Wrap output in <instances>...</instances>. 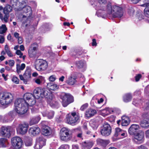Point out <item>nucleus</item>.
Masks as SVG:
<instances>
[{
  "label": "nucleus",
  "mask_w": 149,
  "mask_h": 149,
  "mask_svg": "<svg viewBox=\"0 0 149 149\" xmlns=\"http://www.w3.org/2000/svg\"><path fill=\"white\" fill-rule=\"evenodd\" d=\"M38 97L39 98L45 97L47 99V103L52 107L57 104V102L55 101L53 94L44 88H38Z\"/></svg>",
  "instance_id": "f257e3e1"
},
{
  "label": "nucleus",
  "mask_w": 149,
  "mask_h": 149,
  "mask_svg": "<svg viewBox=\"0 0 149 149\" xmlns=\"http://www.w3.org/2000/svg\"><path fill=\"white\" fill-rule=\"evenodd\" d=\"M29 106L26 101L22 98L17 99L15 103L14 110L17 114L22 115L26 112Z\"/></svg>",
  "instance_id": "f03ea898"
},
{
  "label": "nucleus",
  "mask_w": 149,
  "mask_h": 149,
  "mask_svg": "<svg viewBox=\"0 0 149 149\" xmlns=\"http://www.w3.org/2000/svg\"><path fill=\"white\" fill-rule=\"evenodd\" d=\"M107 11L109 14H111L113 17L121 18L123 15L122 9L116 6L111 7L110 4L107 6Z\"/></svg>",
  "instance_id": "7ed1b4c3"
},
{
  "label": "nucleus",
  "mask_w": 149,
  "mask_h": 149,
  "mask_svg": "<svg viewBox=\"0 0 149 149\" xmlns=\"http://www.w3.org/2000/svg\"><path fill=\"white\" fill-rule=\"evenodd\" d=\"M37 89H35L33 91V94L30 93L25 94L24 99L28 106H32L35 104L36 102V99L37 96Z\"/></svg>",
  "instance_id": "20e7f679"
},
{
  "label": "nucleus",
  "mask_w": 149,
  "mask_h": 149,
  "mask_svg": "<svg viewBox=\"0 0 149 149\" xmlns=\"http://www.w3.org/2000/svg\"><path fill=\"white\" fill-rule=\"evenodd\" d=\"M13 99V95L10 93H2L0 94V102L3 105L10 103Z\"/></svg>",
  "instance_id": "39448f33"
},
{
  "label": "nucleus",
  "mask_w": 149,
  "mask_h": 149,
  "mask_svg": "<svg viewBox=\"0 0 149 149\" xmlns=\"http://www.w3.org/2000/svg\"><path fill=\"white\" fill-rule=\"evenodd\" d=\"M61 98L62 100V105L65 107L74 101L73 96L69 93H63L61 96Z\"/></svg>",
  "instance_id": "423d86ee"
},
{
  "label": "nucleus",
  "mask_w": 149,
  "mask_h": 149,
  "mask_svg": "<svg viewBox=\"0 0 149 149\" xmlns=\"http://www.w3.org/2000/svg\"><path fill=\"white\" fill-rule=\"evenodd\" d=\"M11 142L13 146L15 149H19L22 147L23 141L19 136H16L12 138Z\"/></svg>",
  "instance_id": "0eeeda50"
},
{
  "label": "nucleus",
  "mask_w": 149,
  "mask_h": 149,
  "mask_svg": "<svg viewBox=\"0 0 149 149\" xmlns=\"http://www.w3.org/2000/svg\"><path fill=\"white\" fill-rule=\"evenodd\" d=\"M29 127V124L26 123L19 124L16 128L17 133L19 134H24L27 133Z\"/></svg>",
  "instance_id": "6e6552de"
},
{
  "label": "nucleus",
  "mask_w": 149,
  "mask_h": 149,
  "mask_svg": "<svg viewBox=\"0 0 149 149\" xmlns=\"http://www.w3.org/2000/svg\"><path fill=\"white\" fill-rule=\"evenodd\" d=\"M69 130L65 128L64 127L62 128L60 132L61 139L65 141L70 140L71 136L69 133Z\"/></svg>",
  "instance_id": "1a4fd4ad"
},
{
  "label": "nucleus",
  "mask_w": 149,
  "mask_h": 149,
  "mask_svg": "<svg viewBox=\"0 0 149 149\" xmlns=\"http://www.w3.org/2000/svg\"><path fill=\"white\" fill-rule=\"evenodd\" d=\"M39 126L41 129V132L42 134L47 136L50 134V128L47 125V123L45 121H42L39 125Z\"/></svg>",
  "instance_id": "9d476101"
},
{
  "label": "nucleus",
  "mask_w": 149,
  "mask_h": 149,
  "mask_svg": "<svg viewBox=\"0 0 149 149\" xmlns=\"http://www.w3.org/2000/svg\"><path fill=\"white\" fill-rule=\"evenodd\" d=\"M101 134L104 136L109 135L111 133V128L110 125L107 123H105L101 127L100 129Z\"/></svg>",
  "instance_id": "9b49d317"
},
{
  "label": "nucleus",
  "mask_w": 149,
  "mask_h": 149,
  "mask_svg": "<svg viewBox=\"0 0 149 149\" xmlns=\"http://www.w3.org/2000/svg\"><path fill=\"white\" fill-rule=\"evenodd\" d=\"M79 117L75 112L68 114L66 116L68 123L70 124L76 122L79 119Z\"/></svg>",
  "instance_id": "f8f14e48"
},
{
  "label": "nucleus",
  "mask_w": 149,
  "mask_h": 149,
  "mask_svg": "<svg viewBox=\"0 0 149 149\" xmlns=\"http://www.w3.org/2000/svg\"><path fill=\"white\" fill-rule=\"evenodd\" d=\"M11 127L10 126L2 127L0 132V135L9 138L10 136V131Z\"/></svg>",
  "instance_id": "ddd939ff"
},
{
  "label": "nucleus",
  "mask_w": 149,
  "mask_h": 149,
  "mask_svg": "<svg viewBox=\"0 0 149 149\" xmlns=\"http://www.w3.org/2000/svg\"><path fill=\"white\" fill-rule=\"evenodd\" d=\"M134 140H137L140 143H143L144 140V133L142 131H140L134 135Z\"/></svg>",
  "instance_id": "4468645a"
},
{
  "label": "nucleus",
  "mask_w": 149,
  "mask_h": 149,
  "mask_svg": "<svg viewBox=\"0 0 149 149\" xmlns=\"http://www.w3.org/2000/svg\"><path fill=\"white\" fill-rule=\"evenodd\" d=\"M37 45L36 44H33L31 45L28 50L29 54V56L32 57L35 56L37 52Z\"/></svg>",
  "instance_id": "2eb2a0df"
},
{
  "label": "nucleus",
  "mask_w": 149,
  "mask_h": 149,
  "mask_svg": "<svg viewBox=\"0 0 149 149\" xmlns=\"http://www.w3.org/2000/svg\"><path fill=\"white\" fill-rule=\"evenodd\" d=\"M139 126L138 125H132L129 128V133L131 135L134 134L135 133L139 130Z\"/></svg>",
  "instance_id": "dca6fc26"
},
{
  "label": "nucleus",
  "mask_w": 149,
  "mask_h": 149,
  "mask_svg": "<svg viewBox=\"0 0 149 149\" xmlns=\"http://www.w3.org/2000/svg\"><path fill=\"white\" fill-rule=\"evenodd\" d=\"M96 113L97 111L95 109H89L86 111L85 116L87 118H90L94 116Z\"/></svg>",
  "instance_id": "f3484780"
},
{
  "label": "nucleus",
  "mask_w": 149,
  "mask_h": 149,
  "mask_svg": "<svg viewBox=\"0 0 149 149\" xmlns=\"http://www.w3.org/2000/svg\"><path fill=\"white\" fill-rule=\"evenodd\" d=\"M31 74V71L30 70H27L25 71V73L24 74V77L25 78V84H27V82L29 81L30 80Z\"/></svg>",
  "instance_id": "a211bd4d"
},
{
  "label": "nucleus",
  "mask_w": 149,
  "mask_h": 149,
  "mask_svg": "<svg viewBox=\"0 0 149 149\" xmlns=\"http://www.w3.org/2000/svg\"><path fill=\"white\" fill-rule=\"evenodd\" d=\"M93 145L92 142H84L82 143V147L83 149H90Z\"/></svg>",
  "instance_id": "6ab92c4d"
},
{
  "label": "nucleus",
  "mask_w": 149,
  "mask_h": 149,
  "mask_svg": "<svg viewBox=\"0 0 149 149\" xmlns=\"http://www.w3.org/2000/svg\"><path fill=\"white\" fill-rule=\"evenodd\" d=\"M46 139L42 137H40L38 139V145L39 146V149L41 148L45 144Z\"/></svg>",
  "instance_id": "aec40b11"
},
{
  "label": "nucleus",
  "mask_w": 149,
  "mask_h": 149,
  "mask_svg": "<svg viewBox=\"0 0 149 149\" xmlns=\"http://www.w3.org/2000/svg\"><path fill=\"white\" fill-rule=\"evenodd\" d=\"M76 81V78L71 76L68 77L66 82L69 85H72L74 84Z\"/></svg>",
  "instance_id": "412c9836"
},
{
  "label": "nucleus",
  "mask_w": 149,
  "mask_h": 149,
  "mask_svg": "<svg viewBox=\"0 0 149 149\" xmlns=\"http://www.w3.org/2000/svg\"><path fill=\"white\" fill-rule=\"evenodd\" d=\"M8 144L7 140L3 138L0 139V147H6Z\"/></svg>",
  "instance_id": "4be33fe9"
},
{
  "label": "nucleus",
  "mask_w": 149,
  "mask_h": 149,
  "mask_svg": "<svg viewBox=\"0 0 149 149\" xmlns=\"http://www.w3.org/2000/svg\"><path fill=\"white\" fill-rule=\"evenodd\" d=\"M47 86L48 88L52 90H57L59 88V86L52 83H48Z\"/></svg>",
  "instance_id": "5701e85b"
},
{
  "label": "nucleus",
  "mask_w": 149,
  "mask_h": 149,
  "mask_svg": "<svg viewBox=\"0 0 149 149\" xmlns=\"http://www.w3.org/2000/svg\"><path fill=\"white\" fill-rule=\"evenodd\" d=\"M12 7L9 5L7 4L3 8V13L9 14L12 11Z\"/></svg>",
  "instance_id": "b1692460"
},
{
  "label": "nucleus",
  "mask_w": 149,
  "mask_h": 149,
  "mask_svg": "<svg viewBox=\"0 0 149 149\" xmlns=\"http://www.w3.org/2000/svg\"><path fill=\"white\" fill-rule=\"evenodd\" d=\"M96 141L97 144L103 146H106L109 143L108 141L104 140L100 138L98 139Z\"/></svg>",
  "instance_id": "393cba45"
},
{
  "label": "nucleus",
  "mask_w": 149,
  "mask_h": 149,
  "mask_svg": "<svg viewBox=\"0 0 149 149\" xmlns=\"http://www.w3.org/2000/svg\"><path fill=\"white\" fill-rule=\"evenodd\" d=\"M142 6L146 7L144 10V14L147 17L149 18V3H145Z\"/></svg>",
  "instance_id": "a878e982"
},
{
  "label": "nucleus",
  "mask_w": 149,
  "mask_h": 149,
  "mask_svg": "<svg viewBox=\"0 0 149 149\" xmlns=\"http://www.w3.org/2000/svg\"><path fill=\"white\" fill-rule=\"evenodd\" d=\"M140 125L143 127H146L149 125V120L147 119L142 120L140 123Z\"/></svg>",
  "instance_id": "bb28decb"
},
{
  "label": "nucleus",
  "mask_w": 149,
  "mask_h": 149,
  "mask_svg": "<svg viewBox=\"0 0 149 149\" xmlns=\"http://www.w3.org/2000/svg\"><path fill=\"white\" fill-rule=\"evenodd\" d=\"M132 98V95L130 93L126 94L123 96V100L124 102H126L130 101Z\"/></svg>",
  "instance_id": "cd10ccee"
},
{
  "label": "nucleus",
  "mask_w": 149,
  "mask_h": 149,
  "mask_svg": "<svg viewBox=\"0 0 149 149\" xmlns=\"http://www.w3.org/2000/svg\"><path fill=\"white\" fill-rule=\"evenodd\" d=\"M37 127H31L29 130V133L31 135L33 136H36L37 134Z\"/></svg>",
  "instance_id": "c85d7f7f"
},
{
  "label": "nucleus",
  "mask_w": 149,
  "mask_h": 149,
  "mask_svg": "<svg viewBox=\"0 0 149 149\" xmlns=\"http://www.w3.org/2000/svg\"><path fill=\"white\" fill-rule=\"evenodd\" d=\"M4 15L3 16L2 14L0 17V19L2 21H4V22L7 23L8 21V18L9 17V14H4Z\"/></svg>",
  "instance_id": "c756f323"
},
{
  "label": "nucleus",
  "mask_w": 149,
  "mask_h": 149,
  "mask_svg": "<svg viewBox=\"0 0 149 149\" xmlns=\"http://www.w3.org/2000/svg\"><path fill=\"white\" fill-rule=\"evenodd\" d=\"M29 15H23L22 21V24H23L27 22H29V19H30V16Z\"/></svg>",
  "instance_id": "7c9ffc66"
},
{
  "label": "nucleus",
  "mask_w": 149,
  "mask_h": 149,
  "mask_svg": "<svg viewBox=\"0 0 149 149\" xmlns=\"http://www.w3.org/2000/svg\"><path fill=\"white\" fill-rule=\"evenodd\" d=\"M23 10L25 13H27L26 15L29 16L31 15V9L30 7L26 6L23 8Z\"/></svg>",
  "instance_id": "2f4dec72"
},
{
  "label": "nucleus",
  "mask_w": 149,
  "mask_h": 149,
  "mask_svg": "<svg viewBox=\"0 0 149 149\" xmlns=\"http://www.w3.org/2000/svg\"><path fill=\"white\" fill-rule=\"evenodd\" d=\"M4 49L6 52L9 56L11 57L13 56V54L12 53L9 47L7 45H5Z\"/></svg>",
  "instance_id": "473e14b6"
},
{
  "label": "nucleus",
  "mask_w": 149,
  "mask_h": 149,
  "mask_svg": "<svg viewBox=\"0 0 149 149\" xmlns=\"http://www.w3.org/2000/svg\"><path fill=\"white\" fill-rule=\"evenodd\" d=\"M121 124L122 126H126L129 124V122L128 121V118L125 117L123 116L122 118Z\"/></svg>",
  "instance_id": "72a5a7b5"
},
{
  "label": "nucleus",
  "mask_w": 149,
  "mask_h": 149,
  "mask_svg": "<svg viewBox=\"0 0 149 149\" xmlns=\"http://www.w3.org/2000/svg\"><path fill=\"white\" fill-rule=\"evenodd\" d=\"M7 30L5 24H2L0 26V34H3L5 33Z\"/></svg>",
  "instance_id": "f704fd0d"
},
{
  "label": "nucleus",
  "mask_w": 149,
  "mask_h": 149,
  "mask_svg": "<svg viewBox=\"0 0 149 149\" xmlns=\"http://www.w3.org/2000/svg\"><path fill=\"white\" fill-rule=\"evenodd\" d=\"M44 114H43V115L44 116ZM54 115V111H49L46 112L45 116H47L49 119H51L53 117Z\"/></svg>",
  "instance_id": "c9c22d12"
},
{
  "label": "nucleus",
  "mask_w": 149,
  "mask_h": 149,
  "mask_svg": "<svg viewBox=\"0 0 149 149\" xmlns=\"http://www.w3.org/2000/svg\"><path fill=\"white\" fill-rule=\"evenodd\" d=\"M43 27L46 29L48 30H51L53 27V25L49 23H46L44 24Z\"/></svg>",
  "instance_id": "e433bc0d"
},
{
  "label": "nucleus",
  "mask_w": 149,
  "mask_h": 149,
  "mask_svg": "<svg viewBox=\"0 0 149 149\" xmlns=\"http://www.w3.org/2000/svg\"><path fill=\"white\" fill-rule=\"evenodd\" d=\"M25 140V143L26 146H29L31 145L32 140L31 138H26Z\"/></svg>",
  "instance_id": "4c0bfd02"
},
{
  "label": "nucleus",
  "mask_w": 149,
  "mask_h": 149,
  "mask_svg": "<svg viewBox=\"0 0 149 149\" xmlns=\"http://www.w3.org/2000/svg\"><path fill=\"white\" fill-rule=\"evenodd\" d=\"M90 124L94 130H96L98 127V125L95 122H93V121H90Z\"/></svg>",
  "instance_id": "58836bf2"
},
{
  "label": "nucleus",
  "mask_w": 149,
  "mask_h": 149,
  "mask_svg": "<svg viewBox=\"0 0 149 149\" xmlns=\"http://www.w3.org/2000/svg\"><path fill=\"white\" fill-rule=\"evenodd\" d=\"M45 82L44 78L42 76L38 77V84H42Z\"/></svg>",
  "instance_id": "ea45409f"
},
{
  "label": "nucleus",
  "mask_w": 149,
  "mask_h": 149,
  "mask_svg": "<svg viewBox=\"0 0 149 149\" xmlns=\"http://www.w3.org/2000/svg\"><path fill=\"white\" fill-rule=\"evenodd\" d=\"M37 122V118L36 117L33 118L30 121L29 124L31 126L36 124Z\"/></svg>",
  "instance_id": "a19ab883"
},
{
  "label": "nucleus",
  "mask_w": 149,
  "mask_h": 149,
  "mask_svg": "<svg viewBox=\"0 0 149 149\" xmlns=\"http://www.w3.org/2000/svg\"><path fill=\"white\" fill-rule=\"evenodd\" d=\"M38 64L39 65H48V63L45 60L42 59H39V63Z\"/></svg>",
  "instance_id": "79ce46f5"
},
{
  "label": "nucleus",
  "mask_w": 149,
  "mask_h": 149,
  "mask_svg": "<svg viewBox=\"0 0 149 149\" xmlns=\"http://www.w3.org/2000/svg\"><path fill=\"white\" fill-rule=\"evenodd\" d=\"M25 66H17V71L18 73H19L21 70H23Z\"/></svg>",
  "instance_id": "37998d69"
},
{
  "label": "nucleus",
  "mask_w": 149,
  "mask_h": 149,
  "mask_svg": "<svg viewBox=\"0 0 149 149\" xmlns=\"http://www.w3.org/2000/svg\"><path fill=\"white\" fill-rule=\"evenodd\" d=\"M123 130L119 128H116L115 129V136L117 137L120 135V133Z\"/></svg>",
  "instance_id": "c03bdc74"
},
{
  "label": "nucleus",
  "mask_w": 149,
  "mask_h": 149,
  "mask_svg": "<svg viewBox=\"0 0 149 149\" xmlns=\"http://www.w3.org/2000/svg\"><path fill=\"white\" fill-rule=\"evenodd\" d=\"M12 81L16 84L19 83V80L18 78L16 76H13L12 78Z\"/></svg>",
  "instance_id": "a18cd8bd"
},
{
  "label": "nucleus",
  "mask_w": 149,
  "mask_h": 149,
  "mask_svg": "<svg viewBox=\"0 0 149 149\" xmlns=\"http://www.w3.org/2000/svg\"><path fill=\"white\" fill-rule=\"evenodd\" d=\"M136 19L137 20H141L143 19V17L142 14L141 13H138L136 15Z\"/></svg>",
  "instance_id": "49530a36"
},
{
  "label": "nucleus",
  "mask_w": 149,
  "mask_h": 149,
  "mask_svg": "<svg viewBox=\"0 0 149 149\" xmlns=\"http://www.w3.org/2000/svg\"><path fill=\"white\" fill-rule=\"evenodd\" d=\"M88 105L87 103H86L83 105L81 107L80 109L82 111H84L88 107Z\"/></svg>",
  "instance_id": "de8ad7c7"
},
{
  "label": "nucleus",
  "mask_w": 149,
  "mask_h": 149,
  "mask_svg": "<svg viewBox=\"0 0 149 149\" xmlns=\"http://www.w3.org/2000/svg\"><path fill=\"white\" fill-rule=\"evenodd\" d=\"M49 81H54L56 79V76L54 75H52L49 77Z\"/></svg>",
  "instance_id": "09e8293b"
},
{
  "label": "nucleus",
  "mask_w": 149,
  "mask_h": 149,
  "mask_svg": "<svg viewBox=\"0 0 149 149\" xmlns=\"http://www.w3.org/2000/svg\"><path fill=\"white\" fill-rule=\"evenodd\" d=\"M77 65H83L86 64V62L84 61H77L76 63Z\"/></svg>",
  "instance_id": "8fccbe9b"
},
{
  "label": "nucleus",
  "mask_w": 149,
  "mask_h": 149,
  "mask_svg": "<svg viewBox=\"0 0 149 149\" xmlns=\"http://www.w3.org/2000/svg\"><path fill=\"white\" fill-rule=\"evenodd\" d=\"M16 54L17 55H19L20 58H22L23 55V54L19 50H17L16 52Z\"/></svg>",
  "instance_id": "3c124183"
},
{
  "label": "nucleus",
  "mask_w": 149,
  "mask_h": 149,
  "mask_svg": "<svg viewBox=\"0 0 149 149\" xmlns=\"http://www.w3.org/2000/svg\"><path fill=\"white\" fill-rule=\"evenodd\" d=\"M141 77L142 75L140 74L136 75L135 77L136 81H138Z\"/></svg>",
  "instance_id": "603ef678"
},
{
  "label": "nucleus",
  "mask_w": 149,
  "mask_h": 149,
  "mask_svg": "<svg viewBox=\"0 0 149 149\" xmlns=\"http://www.w3.org/2000/svg\"><path fill=\"white\" fill-rule=\"evenodd\" d=\"M5 41L4 37L3 36L0 35V43H3Z\"/></svg>",
  "instance_id": "864d4df0"
},
{
  "label": "nucleus",
  "mask_w": 149,
  "mask_h": 149,
  "mask_svg": "<svg viewBox=\"0 0 149 149\" xmlns=\"http://www.w3.org/2000/svg\"><path fill=\"white\" fill-rule=\"evenodd\" d=\"M127 135V134L126 132L123 130V131H122V133L120 137L122 138H123L126 136Z\"/></svg>",
  "instance_id": "5fc2aeb1"
},
{
  "label": "nucleus",
  "mask_w": 149,
  "mask_h": 149,
  "mask_svg": "<svg viewBox=\"0 0 149 149\" xmlns=\"http://www.w3.org/2000/svg\"><path fill=\"white\" fill-rule=\"evenodd\" d=\"M58 149H68V146L67 145H62Z\"/></svg>",
  "instance_id": "6e6d98bb"
},
{
  "label": "nucleus",
  "mask_w": 149,
  "mask_h": 149,
  "mask_svg": "<svg viewBox=\"0 0 149 149\" xmlns=\"http://www.w3.org/2000/svg\"><path fill=\"white\" fill-rule=\"evenodd\" d=\"M17 39H18V42L19 44H21L22 43L23 41L22 38L21 37L19 36Z\"/></svg>",
  "instance_id": "4d7b16f0"
},
{
  "label": "nucleus",
  "mask_w": 149,
  "mask_h": 149,
  "mask_svg": "<svg viewBox=\"0 0 149 149\" xmlns=\"http://www.w3.org/2000/svg\"><path fill=\"white\" fill-rule=\"evenodd\" d=\"M136 149H147V148L143 145H141L138 146Z\"/></svg>",
  "instance_id": "13d9d810"
},
{
  "label": "nucleus",
  "mask_w": 149,
  "mask_h": 149,
  "mask_svg": "<svg viewBox=\"0 0 149 149\" xmlns=\"http://www.w3.org/2000/svg\"><path fill=\"white\" fill-rule=\"evenodd\" d=\"M15 63V62L13 60H8V64L9 65H14Z\"/></svg>",
  "instance_id": "bf43d9fd"
},
{
  "label": "nucleus",
  "mask_w": 149,
  "mask_h": 149,
  "mask_svg": "<svg viewBox=\"0 0 149 149\" xmlns=\"http://www.w3.org/2000/svg\"><path fill=\"white\" fill-rule=\"evenodd\" d=\"M13 36L16 38H17L19 37V33L17 32H15L14 33Z\"/></svg>",
  "instance_id": "052dcab7"
},
{
  "label": "nucleus",
  "mask_w": 149,
  "mask_h": 149,
  "mask_svg": "<svg viewBox=\"0 0 149 149\" xmlns=\"http://www.w3.org/2000/svg\"><path fill=\"white\" fill-rule=\"evenodd\" d=\"M138 103V100H134V101L133 102V104L135 105V106H137Z\"/></svg>",
  "instance_id": "680f3d73"
},
{
  "label": "nucleus",
  "mask_w": 149,
  "mask_h": 149,
  "mask_svg": "<svg viewBox=\"0 0 149 149\" xmlns=\"http://www.w3.org/2000/svg\"><path fill=\"white\" fill-rule=\"evenodd\" d=\"M106 113V110L105 109H104L103 110H102L101 113V115L103 116L104 117H105L106 116H107V115H104V114H105Z\"/></svg>",
  "instance_id": "e2e57ef3"
},
{
  "label": "nucleus",
  "mask_w": 149,
  "mask_h": 149,
  "mask_svg": "<svg viewBox=\"0 0 149 149\" xmlns=\"http://www.w3.org/2000/svg\"><path fill=\"white\" fill-rule=\"evenodd\" d=\"M146 138H149V129L146 132Z\"/></svg>",
  "instance_id": "0e129e2a"
},
{
  "label": "nucleus",
  "mask_w": 149,
  "mask_h": 149,
  "mask_svg": "<svg viewBox=\"0 0 149 149\" xmlns=\"http://www.w3.org/2000/svg\"><path fill=\"white\" fill-rule=\"evenodd\" d=\"M99 2L100 3H105L106 2V0H98Z\"/></svg>",
  "instance_id": "69168bd1"
},
{
  "label": "nucleus",
  "mask_w": 149,
  "mask_h": 149,
  "mask_svg": "<svg viewBox=\"0 0 149 149\" xmlns=\"http://www.w3.org/2000/svg\"><path fill=\"white\" fill-rule=\"evenodd\" d=\"M19 78H20V79L21 80H23V82H24V79H25V78H24V76H23L22 75H20L19 76Z\"/></svg>",
  "instance_id": "338daca9"
},
{
  "label": "nucleus",
  "mask_w": 149,
  "mask_h": 149,
  "mask_svg": "<svg viewBox=\"0 0 149 149\" xmlns=\"http://www.w3.org/2000/svg\"><path fill=\"white\" fill-rule=\"evenodd\" d=\"M92 45L93 46L96 45V40L95 39H93V42L92 43Z\"/></svg>",
  "instance_id": "774afa93"
}]
</instances>
